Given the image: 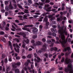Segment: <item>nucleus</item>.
<instances>
[{"label": "nucleus", "instance_id": "34", "mask_svg": "<svg viewBox=\"0 0 73 73\" xmlns=\"http://www.w3.org/2000/svg\"><path fill=\"white\" fill-rule=\"evenodd\" d=\"M22 47L23 48H25V44L24 43V42H23Z\"/></svg>", "mask_w": 73, "mask_h": 73}, {"label": "nucleus", "instance_id": "21", "mask_svg": "<svg viewBox=\"0 0 73 73\" xmlns=\"http://www.w3.org/2000/svg\"><path fill=\"white\" fill-rule=\"evenodd\" d=\"M54 50L55 51H56L57 50V48L56 47H55L54 48H51L50 50L51 51H53V50Z\"/></svg>", "mask_w": 73, "mask_h": 73}, {"label": "nucleus", "instance_id": "51", "mask_svg": "<svg viewBox=\"0 0 73 73\" xmlns=\"http://www.w3.org/2000/svg\"><path fill=\"white\" fill-rule=\"evenodd\" d=\"M13 25H14V26H15L16 28H19V27H18V26H17V25L16 24H15V23H13Z\"/></svg>", "mask_w": 73, "mask_h": 73}, {"label": "nucleus", "instance_id": "28", "mask_svg": "<svg viewBox=\"0 0 73 73\" xmlns=\"http://www.w3.org/2000/svg\"><path fill=\"white\" fill-rule=\"evenodd\" d=\"M46 42L47 44H51L52 41L50 40H47L46 41Z\"/></svg>", "mask_w": 73, "mask_h": 73}, {"label": "nucleus", "instance_id": "63", "mask_svg": "<svg viewBox=\"0 0 73 73\" xmlns=\"http://www.w3.org/2000/svg\"><path fill=\"white\" fill-rule=\"evenodd\" d=\"M54 43H51V45H50V47H52L53 46Z\"/></svg>", "mask_w": 73, "mask_h": 73}, {"label": "nucleus", "instance_id": "10", "mask_svg": "<svg viewBox=\"0 0 73 73\" xmlns=\"http://www.w3.org/2000/svg\"><path fill=\"white\" fill-rule=\"evenodd\" d=\"M29 63H30L31 64H32V65L33 64V62H31V60H27V62H26L25 64V66H27L28 65Z\"/></svg>", "mask_w": 73, "mask_h": 73}, {"label": "nucleus", "instance_id": "54", "mask_svg": "<svg viewBox=\"0 0 73 73\" xmlns=\"http://www.w3.org/2000/svg\"><path fill=\"white\" fill-rule=\"evenodd\" d=\"M44 6L45 7H49V5L48 4L45 5Z\"/></svg>", "mask_w": 73, "mask_h": 73}, {"label": "nucleus", "instance_id": "61", "mask_svg": "<svg viewBox=\"0 0 73 73\" xmlns=\"http://www.w3.org/2000/svg\"><path fill=\"white\" fill-rule=\"evenodd\" d=\"M71 41H72V40L70 39V38H69L68 39V41L69 42H71Z\"/></svg>", "mask_w": 73, "mask_h": 73}, {"label": "nucleus", "instance_id": "64", "mask_svg": "<svg viewBox=\"0 0 73 73\" xmlns=\"http://www.w3.org/2000/svg\"><path fill=\"white\" fill-rule=\"evenodd\" d=\"M44 56H45L47 58H48V55L47 54H44Z\"/></svg>", "mask_w": 73, "mask_h": 73}, {"label": "nucleus", "instance_id": "5", "mask_svg": "<svg viewBox=\"0 0 73 73\" xmlns=\"http://www.w3.org/2000/svg\"><path fill=\"white\" fill-rule=\"evenodd\" d=\"M64 51H66V50H68V52L65 54V55L66 56H68L69 54L71 53L72 52L71 51V48L70 47H67L66 48H64Z\"/></svg>", "mask_w": 73, "mask_h": 73}, {"label": "nucleus", "instance_id": "1", "mask_svg": "<svg viewBox=\"0 0 73 73\" xmlns=\"http://www.w3.org/2000/svg\"><path fill=\"white\" fill-rule=\"evenodd\" d=\"M66 25L63 26L62 27H60V25L58 26V28L59 29L58 32L60 34L59 37L61 38L59 41L64 48L66 45V42H68V39L69 37V34L66 31Z\"/></svg>", "mask_w": 73, "mask_h": 73}, {"label": "nucleus", "instance_id": "22", "mask_svg": "<svg viewBox=\"0 0 73 73\" xmlns=\"http://www.w3.org/2000/svg\"><path fill=\"white\" fill-rule=\"evenodd\" d=\"M9 7L10 9H13L14 8L13 7H12V5H11V3H10V5L9 6Z\"/></svg>", "mask_w": 73, "mask_h": 73}, {"label": "nucleus", "instance_id": "29", "mask_svg": "<svg viewBox=\"0 0 73 73\" xmlns=\"http://www.w3.org/2000/svg\"><path fill=\"white\" fill-rule=\"evenodd\" d=\"M9 61H12V58H11V56L10 55L9 56Z\"/></svg>", "mask_w": 73, "mask_h": 73}, {"label": "nucleus", "instance_id": "20", "mask_svg": "<svg viewBox=\"0 0 73 73\" xmlns=\"http://www.w3.org/2000/svg\"><path fill=\"white\" fill-rule=\"evenodd\" d=\"M15 68L14 69L13 68V70L15 71V73H19V69L17 68V69H15Z\"/></svg>", "mask_w": 73, "mask_h": 73}, {"label": "nucleus", "instance_id": "7", "mask_svg": "<svg viewBox=\"0 0 73 73\" xmlns=\"http://www.w3.org/2000/svg\"><path fill=\"white\" fill-rule=\"evenodd\" d=\"M16 45L17 48H15V47L14 49L16 52H18V53H19V48H20V47H19L18 45V44H17V43L16 44H13V46H14V47H16Z\"/></svg>", "mask_w": 73, "mask_h": 73}, {"label": "nucleus", "instance_id": "27", "mask_svg": "<svg viewBox=\"0 0 73 73\" xmlns=\"http://www.w3.org/2000/svg\"><path fill=\"white\" fill-rule=\"evenodd\" d=\"M23 41L26 42V43H27V44H28V43H29V40L28 39H27L26 40V41H25V40H24Z\"/></svg>", "mask_w": 73, "mask_h": 73}, {"label": "nucleus", "instance_id": "13", "mask_svg": "<svg viewBox=\"0 0 73 73\" xmlns=\"http://www.w3.org/2000/svg\"><path fill=\"white\" fill-rule=\"evenodd\" d=\"M46 49V44H44L43 45V48L41 50V52H42L43 51H44Z\"/></svg>", "mask_w": 73, "mask_h": 73}, {"label": "nucleus", "instance_id": "33", "mask_svg": "<svg viewBox=\"0 0 73 73\" xmlns=\"http://www.w3.org/2000/svg\"><path fill=\"white\" fill-rule=\"evenodd\" d=\"M18 15H24L25 13H24L23 12H21V13H18Z\"/></svg>", "mask_w": 73, "mask_h": 73}, {"label": "nucleus", "instance_id": "52", "mask_svg": "<svg viewBox=\"0 0 73 73\" xmlns=\"http://www.w3.org/2000/svg\"><path fill=\"white\" fill-rule=\"evenodd\" d=\"M11 53H12V56H13L14 54H15V52H14V51L13 50L11 52Z\"/></svg>", "mask_w": 73, "mask_h": 73}, {"label": "nucleus", "instance_id": "24", "mask_svg": "<svg viewBox=\"0 0 73 73\" xmlns=\"http://www.w3.org/2000/svg\"><path fill=\"white\" fill-rule=\"evenodd\" d=\"M23 69L25 70V71H26V73H29L28 72V69H27V68L25 67H24L23 66Z\"/></svg>", "mask_w": 73, "mask_h": 73}, {"label": "nucleus", "instance_id": "11", "mask_svg": "<svg viewBox=\"0 0 73 73\" xmlns=\"http://www.w3.org/2000/svg\"><path fill=\"white\" fill-rule=\"evenodd\" d=\"M17 35H23V37L25 38H27V37H26V35H25V34L24 33H23L21 32L19 33H17Z\"/></svg>", "mask_w": 73, "mask_h": 73}, {"label": "nucleus", "instance_id": "19", "mask_svg": "<svg viewBox=\"0 0 73 73\" xmlns=\"http://www.w3.org/2000/svg\"><path fill=\"white\" fill-rule=\"evenodd\" d=\"M38 31V29L36 28H34L33 29V33H35L36 32Z\"/></svg>", "mask_w": 73, "mask_h": 73}, {"label": "nucleus", "instance_id": "62", "mask_svg": "<svg viewBox=\"0 0 73 73\" xmlns=\"http://www.w3.org/2000/svg\"><path fill=\"white\" fill-rule=\"evenodd\" d=\"M31 68L32 69H33V68L34 67V66H33V64H31Z\"/></svg>", "mask_w": 73, "mask_h": 73}, {"label": "nucleus", "instance_id": "55", "mask_svg": "<svg viewBox=\"0 0 73 73\" xmlns=\"http://www.w3.org/2000/svg\"><path fill=\"white\" fill-rule=\"evenodd\" d=\"M52 27L53 28H56V27H57L56 25H52Z\"/></svg>", "mask_w": 73, "mask_h": 73}, {"label": "nucleus", "instance_id": "39", "mask_svg": "<svg viewBox=\"0 0 73 73\" xmlns=\"http://www.w3.org/2000/svg\"><path fill=\"white\" fill-rule=\"evenodd\" d=\"M28 2L29 3H30V4H32V0H28Z\"/></svg>", "mask_w": 73, "mask_h": 73}, {"label": "nucleus", "instance_id": "45", "mask_svg": "<svg viewBox=\"0 0 73 73\" xmlns=\"http://www.w3.org/2000/svg\"><path fill=\"white\" fill-rule=\"evenodd\" d=\"M15 41H16L17 42H19L20 41L17 38H16L15 39Z\"/></svg>", "mask_w": 73, "mask_h": 73}, {"label": "nucleus", "instance_id": "43", "mask_svg": "<svg viewBox=\"0 0 73 73\" xmlns=\"http://www.w3.org/2000/svg\"><path fill=\"white\" fill-rule=\"evenodd\" d=\"M42 41L43 42H45L46 41V39L44 38H43L42 39Z\"/></svg>", "mask_w": 73, "mask_h": 73}, {"label": "nucleus", "instance_id": "56", "mask_svg": "<svg viewBox=\"0 0 73 73\" xmlns=\"http://www.w3.org/2000/svg\"><path fill=\"white\" fill-rule=\"evenodd\" d=\"M51 40L52 42H55H55H55V40H54V39H52Z\"/></svg>", "mask_w": 73, "mask_h": 73}, {"label": "nucleus", "instance_id": "44", "mask_svg": "<svg viewBox=\"0 0 73 73\" xmlns=\"http://www.w3.org/2000/svg\"><path fill=\"white\" fill-rule=\"evenodd\" d=\"M18 7L20 8L21 9H23V8L22 7L21 5H20L19 4H18Z\"/></svg>", "mask_w": 73, "mask_h": 73}, {"label": "nucleus", "instance_id": "41", "mask_svg": "<svg viewBox=\"0 0 73 73\" xmlns=\"http://www.w3.org/2000/svg\"><path fill=\"white\" fill-rule=\"evenodd\" d=\"M4 32L3 31H1L0 32V35H4Z\"/></svg>", "mask_w": 73, "mask_h": 73}, {"label": "nucleus", "instance_id": "40", "mask_svg": "<svg viewBox=\"0 0 73 73\" xmlns=\"http://www.w3.org/2000/svg\"><path fill=\"white\" fill-rule=\"evenodd\" d=\"M27 15H23V19H27Z\"/></svg>", "mask_w": 73, "mask_h": 73}, {"label": "nucleus", "instance_id": "3", "mask_svg": "<svg viewBox=\"0 0 73 73\" xmlns=\"http://www.w3.org/2000/svg\"><path fill=\"white\" fill-rule=\"evenodd\" d=\"M34 55L35 58H36L37 59H36V58H35L34 59V61L35 62V66L36 67L37 66V62H40V59L38 57V56H37V54H36V53H34Z\"/></svg>", "mask_w": 73, "mask_h": 73}, {"label": "nucleus", "instance_id": "37", "mask_svg": "<svg viewBox=\"0 0 73 73\" xmlns=\"http://www.w3.org/2000/svg\"><path fill=\"white\" fill-rule=\"evenodd\" d=\"M52 35L54 37H56V34L54 33H53L52 34Z\"/></svg>", "mask_w": 73, "mask_h": 73}, {"label": "nucleus", "instance_id": "36", "mask_svg": "<svg viewBox=\"0 0 73 73\" xmlns=\"http://www.w3.org/2000/svg\"><path fill=\"white\" fill-rule=\"evenodd\" d=\"M49 13L48 12H47L46 13H43L42 15V16H45V15H48V14H49Z\"/></svg>", "mask_w": 73, "mask_h": 73}, {"label": "nucleus", "instance_id": "14", "mask_svg": "<svg viewBox=\"0 0 73 73\" xmlns=\"http://www.w3.org/2000/svg\"><path fill=\"white\" fill-rule=\"evenodd\" d=\"M48 18L49 19H51L50 20L51 21H53V20H55V19H56V18L55 17H52V15H48Z\"/></svg>", "mask_w": 73, "mask_h": 73}, {"label": "nucleus", "instance_id": "26", "mask_svg": "<svg viewBox=\"0 0 73 73\" xmlns=\"http://www.w3.org/2000/svg\"><path fill=\"white\" fill-rule=\"evenodd\" d=\"M52 9V7H50L49 8H48V9L46 10V11L48 12H49V11H51V9Z\"/></svg>", "mask_w": 73, "mask_h": 73}, {"label": "nucleus", "instance_id": "48", "mask_svg": "<svg viewBox=\"0 0 73 73\" xmlns=\"http://www.w3.org/2000/svg\"><path fill=\"white\" fill-rule=\"evenodd\" d=\"M9 8V7H6L5 8V10H6V11H8V10H9V8Z\"/></svg>", "mask_w": 73, "mask_h": 73}, {"label": "nucleus", "instance_id": "59", "mask_svg": "<svg viewBox=\"0 0 73 73\" xmlns=\"http://www.w3.org/2000/svg\"><path fill=\"white\" fill-rule=\"evenodd\" d=\"M49 2H50V1L48 0H46L45 1V3H49Z\"/></svg>", "mask_w": 73, "mask_h": 73}, {"label": "nucleus", "instance_id": "50", "mask_svg": "<svg viewBox=\"0 0 73 73\" xmlns=\"http://www.w3.org/2000/svg\"><path fill=\"white\" fill-rule=\"evenodd\" d=\"M24 12H25V13H28V10H25V11H24Z\"/></svg>", "mask_w": 73, "mask_h": 73}, {"label": "nucleus", "instance_id": "23", "mask_svg": "<svg viewBox=\"0 0 73 73\" xmlns=\"http://www.w3.org/2000/svg\"><path fill=\"white\" fill-rule=\"evenodd\" d=\"M9 44L11 50H12V43H11V42L10 41H9Z\"/></svg>", "mask_w": 73, "mask_h": 73}, {"label": "nucleus", "instance_id": "47", "mask_svg": "<svg viewBox=\"0 0 73 73\" xmlns=\"http://www.w3.org/2000/svg\"><path fill=\"white\" fill-rule=\"evenodd\" d=\"M32 72L33 73H37V71H35V70L33 69L32 70Z\"/></svg>", "mask_w": 73, "mask_h": 73}, {"label": "nucleus", "instance_id": "30", "mask_svg": "<svg viewBox=\"0 0 73 73\" xmlns=\"http://www.w3.org/2000/svg\"><path fill=\"white\" fill-rule=\"evenodd\" d=\"M2 40L4 42H5L6 41V40H5V39L4 37H3L2 38Z\"/></svg>", "mask_w": 73, "mask_h": 73}, {"label": "nucleus", "instance_id": "15", "mask_svg": "<svg viewBox=\"0 0 73 73\" xmlns=\"http://www.w3.org/2000/svg\"><path fill=\"white\" fill-rule=\"evenodd\" d=\"M70 61V59L68 57H66L65 59V62L66 63V64H69Z\"/></svg>", "mask_w": 73, "mask_h": 73}, {"label": "nucleus", "instance_id": "38", "mask_svg": "<svg viewBox=\"0 0 73 73\" xmlns=\"http://www.w3.org/2000/svg\"><path fill=\"white\" fill-rule=\"evenodd\" d=\"M69 9V11L70 13H72V10L71 9V8L70 7V8H68Z\"/></svg>", "mask_w": 73, "mask_h": 73}, {"label": "nucleus", "instance_id": "49", "mask_svg": "<svg viewBox=\"0 0 73 73\" xmlns=\"http://www.w3.org/2000/svg\"><path fill=\"white\" fill-rule=\"evenodd\" d=\"M16 31H21V29H20V28H18L17 29H16Z\"/></svg>", "mask_w": 73, "mask_h": 73}, {"label": "nucleus", "instance_id": "35", "mask_svg": "<svg viewBox=\"0 0 73 73\" xmlns=\"http://www.w3.org/2000/svg\"><path fill=\"white\" fill-rule=\"evenodd\" d=\"M4 62H5V63H6V64H7V62H8V59H7V58H5V59L4 60Z\"/></svg>", "mask_w": 73, "mask_h": 73}, {"label": "nucleus", "instance_id": "16", "mask_svg": "<svg viewBox=\"0 0 73 73\" xmlns=\"http://www.w3.org/2000/svg\"><path fill=\"white\" fill-rule=\"evenodd\" d=\"M56 42H55V43H56V44H60V42H59V38L58 37H56Z\"/></svg>", "mask_w": 73, "mask_h": 73}, {"label": "nucleus", "instance_id": "9", "mask_svg": "<svg viewBox=\"0 0 73 73\" xmlns=\"http://www.w3.org/2000/svg\"><path fill=\"white\" fill-rule=\"evenodd\" d=\"M36 4H37L38 5H40V6H38V8H40V9H42V6L44 5V3H42L39 2L38 3H35Z\"/></svg>", "mask_w": 73, "mask_h": 73}, {"label": "nucleus", "instance_id": "42", "mask_svg": "<svg viewBox=\"0 0 73 73\" xmlns=\"http://www.w3.org/2000/svg\"><path fill=\"white\" fill-rule=\"evenodd\" d=\"M37 37V35L33 36V38H34V39L36 38Z\"/></svg>", "mask_w": 73, "mask_h": 73}, {"label": "nucleus", "instance_id": "18", "mask_svg": "<svg viewBox=\"0 0 73 73\" xmlns=\"http://www.w3.org/2000/svg\"><path fill=\"white\" fill-rule=\"evenodd\" d=\"M31 42L32 43V44H33V46H36V44H35V41L34 40H32L31 41Z\"/></svg>", "mask_w": 73, "mask_h": 73}, {"label": "nucleus", "instance_id": "32", "mask_svg": "<svg viewBox=\"0 0 73 73\" xmlns=\"http://www.w3.org/2000/svg\"><path fill=\"white\" fill-rule=\"evenodd\" d=\"M65 60V58L63 57L62 58V60H61V62H63Z\"/></svg>", "mask_w": 73, "mask_h": 73}, {"label": "nucleus", "instance_id": "12", "mask_svg": "<svg viewBox=\"0 0 73 73\" xmlns=\"http://www.w3.org/2000/svg\"><path fill=\"white\" fill-rule=\"evenodd\" d=\"M66 17H62L60 18H58L57 19V21H62V20H63V19L64 20H66Z\"/></svg>", "mask_w": 73, "mask_h": 73}, {"label": "nucleus", "instance_id": "57", "mask_svg": "<svg viewBox=\"0 0 73 73\" xmlns=\"http://www.w3.org/2000/svg\"><path fill=\"white\" fill-rule=\"evenodd\" d=\"M1 12L2 13H4V12H5V10H4L3 9H2L1 10Z\"/></svg>", "mask_w": 73, "mask_h": 73}, {"label": "nucleus", "instance_id": "8", "mask_svg": "<svg viewBox=\"0 0 73 73\" xmlns=\"http://www.w3.org/2000/svg\"><path fill=\"white\" fill-rule=\"evenodd\" d=\"M20 65H21V63L20 62H17L16 63H15L14 64H13L12 65L13 68V69L17 68V66L15 65H17V66H20Z\"/></svg>", "mask_w": 73, "mask_h": 73}, {"label": "nucleus", "instance_id": "4", "mask_svg": "<svg viewBox=\"0 0 73 73\" xmlns=\"http://www.w3.org/2000/svg\"><path fill=\"white\" fill-rule=\"evenodd\" d=\"M48 16H46L43 19V22L46 23V27H44L45 29H48V25H49V22H48Z\"/></svg>", "mask_w": 73, "mask_h": 73}, {"label": "nucleus", "instance_id": "60", "mask_svg": "<svg viewBox=\"0 0 73 73\" xmlns=\"http://www.w3.org/2000/svg\"><path fill=\"white\" fill-rule=\"evenodd\" d=\"M4 57H5V55H4V54H3L2 55V58H4Z\"/></svg>", "mask_w": 73, "mask_h": 73}, {"label": "nucleus", "instance_id": "46", "mask_svg": "<svg viewBox=\"0 0 73 73\" xmlns=\"http://www.w3.org/2000/svg\"><path fill=\"white\" fill-rule=\"evenodd\" d=\"M27 58H31L32 57V56L31 55V54H29L27 56Z\"/></svg>", "mask_w": 73, "mask_h": 73}, {"label": "nucleus", "instance_id": "31", "mask_svg": "<svg viewBox=\"0 0 73 73\" xmlns=\"http://www.w3.org/2000/svg\"><path fill=\"white\" fill-rule=\"evenodd\" d=\"M48 35H50V36H52V33L50 31H48Z\"/></svg>", "mask_w": 73, "mask_h": 73}, {"label": "nucleus", "instance_id": "58", "mask_svg": "<svg viewBox=\"0 0 73 73\" xmlns=\"http://www.w3.org/2000/svg\"><path fill=\"white\" fill-rule=\"evenodd\" d=\"M38 17V16L37 15H35L33 16V17L34 18H36V17Z\"/></svg>", "mask_w": 73, "mask_h": 73}, {"label": "nucleus", "instance_id": "6", "mask_svg": "<svg viewBox=\"0 0 73 73\" xmlns=\"http://www.w3.org/2000/svg\"><path fill=\"white\" fill-rule=\"evenodd\" d=\"M33 25H26L24 26V27H23L22 28V29L23 30H25V31H28V32H31V31L29 30V29L25 27H32Z\"/></svg>", "mask_w": 73, "mask_h": 73}, {"label": "nucleus", "instance_id": "53", "mask_svg": "<svg viewBox=\"0 0 73 73\" xmlns=\"http://www.w3.org/2000/svg\"><path fill=\"white\" fill-rule=\"evenodd\" d=\"M16 60H20V57H19V56H17L16 57Z\"/></svg>", "mask_w": 73, "mask_h": 73}, {"label": "nucleus", "instance_id": "17", "mask_svg": "<svg viewBox=\"0 0 73 73\" xmlns=\"http://www.w3.org/2000/svg\"><path fill=\"white\" fill-rule=\"evenodd\" d=\"M36 44H35L36 46V45L39 46L41 45V42L40 41H38L37 42H36Z\"/></svg>", "mask_w": 73, "mask_h": 73}, {"label": "nucleus", "instance_id": "25", "mask_svg": "<svg viewBox=\"0 0 73 73\" xmlns=\"http://www.w3.org/2000/svg\"><path fill=\"white\" fill-rule=\"evenodd\" d=\"M27 68L29 70V72H30V73H32V71L31 70V68L29 67H28Z\"/></svg>", "mask_w": 73, "mask_h": 73}, {"label": "nucleus", "instance_id": "2", "mask_svg": "<svg viewBox=\"0 0 73 73\" xmlns=\"http://www.w3.org/2000/svg\"><path fill=\"white\" fill-rule=\"evenodd\" d=\"M72 65L71 64H70L68 65L67 68H65V72H69V73H73V68L72 67Z\"/></svg>", "mask_w": 73, "mask_h": 73}]
</instances>
